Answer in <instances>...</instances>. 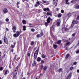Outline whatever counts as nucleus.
<instances>
[{"label": "nucleus", "instance_id": "nucleus-39", "mask_svg": "<svg viewBox=\"0 0 79 79\" xmlns=\"http://www.w3.org/2000/svg\"><path fill=\"white\" fill-rule=\"evenodd\" d=\"M31 31L32 32H34L35 29L34 28H31Z\"/></svg>", "mask_w": 79, "mask_h": 79}, {"label": "nucleus", "instance_id": "nucleus-38", "mask_svg": "<svg viewBox=\"0 0 79 79\" xmlns=\"http://www.w3.org/2000/svg\"><path fill=\"white\" fill-rule=\"evenodd\" d=\"M65 31H68V29L67 28L65 27L64 28Z\"/></svg>", "mask_w": 79, "mask_h": 79}, {"label": "nucleus", "instance_id": "nucleus-1", "mask_svg": "<svg viewBox=\"0 0 79 79\" xmlns=\"http://www.w3.org/2000/svg\"><path fill=\"white\" fill-rule=\"evenodd\" d=\"M44 11H48L47 13H46V15L47 16H50L52 17V14L53 13L50 10V8L48 7H47V8H44Z\"/></svg>", "mask_w": 79, "mask_h": 79}, {"label": "nucleus", "instance_id": "nucleus-15", "mask_svg": "<svg viewBox=\"0 0 79 79\" xmlns=\"http://www.w3.org/2000/svg\"><path fill=\"white\" fill-rule=\"evenodd\" d=\"M53 46L54 49H56L58 47V45L56 44H53Z\"/></svg>", "mask_w": 79, "mask_h": 79}, {"label": "nucleus", "instance_id": "nucleus-36", "mask_svg": "<svg viewBox=\"0 0 79 79\" xmlns=\"http://www.w3.org/2000/svg\"><path fill=\"white\" fill-rule=\"evenodd\" d=\"M52 28L53 29H55V26H52V27H50V30H52Z\"/></svg>", "mask_w": 79, "mask_h": 79}, {"label": "nucleus", "instance_id": "nucleus-48", "mask_svg": "<svg viewBox=\"0 0 79 79\" xmlns=\"http://www.w3.org/2000/svg\"><path fill=\"white\" fill-rule=\"evenodd\" d=\"M43 69V64H41V69Z\"/></svg>", "mask_w": 79, "mask_h": 79}, {"label": "nucleus", "instance_id": "nucleus-57", "mask_svg": "<svg viewBox=\"0 0 79 79\" xmlns=\"http://www.w3.org/2000/svg\"><path fill=\"white\" fill-rule=\"evenodd\" d=\"M62 31H64V27H63L61 29Z\"/></svg>", "mask_w": 79, "mask_h": 79}, {"label": "nucleus", "instance_id": "nucleus-46", "mask_svg": "<svg viewBox=\"0 0 79 79\" xmlns=\"http://www.w3.org/2000/svg\"><path fill=\"white\" fill-rule=\"evenodd\" d=\"M42 1L43 3H46V1H44V0H42Z\"/></svg>", "mask_w": 79, "mask_h": 79}, {"label": "nucleus", "instance_id": "nucleus-43", "mask_svg": "<svg viewBox=\"0 0 79 79\" xmlns=\"http://www.w3.org/2000/svg\"><path fill=\"white\" fill-rule=\"evenodd\" d=\"M16 58L14 57L13 59V60H15V62L16 63Z\"/></svg>", "mask_w": 79, "mask_h": 79}, {"label": "nucleus", "instance_id": "nucleus-42", "mask_svg": "<svg viewBox=\"0 0 79 79\" xmlns=\"http://www.w3.org/2000/svg\"><path fill=\"white\" fill-rule=\"evenodd\" d=\"M73 69H74V67L73 66H72L70 68V70L71 71H72Z\"/></svg>", "mask_w": 79, "mask_h": 79}, {"label": "nucleus", "instance_id": "nucleus-4", "mask_svg": "<svg viewBox=\"0 0 79 79\" xmlns=\"http://www.w3.org/2000/svg\"><path fill=\"white\" fill-rule=\"evenodd\" d=\"M3 41L5 44H8V39L6 37V35H5L3 38Z\"/></svg>", "mask_w": 79, "mask_h": 79}, {"label": "nucleus", "instance_id": "nucleus-28", "mask_svg": "<svg viewBox=\"0 0 79 79\" xmlns=\"http://www.w3.org/2000/svg\"><path fill=\"white\" fill-rule=\"evenodd\" d=\"M79 23V21L77 20H76L75 21V24H77Z\"/></svg>", "mask_w": 79, "mask_h": 79}, {"label": "nucleus", "instance_id": "nucleus-45", "mask_svg": "<svg viewBox=\"0 0 79 79\" xmlns=\"http://www.w3.org/2000/svg\"><path fill=\"white\" fill-rule=\"evenodd\" d=\"M45 25L46 26H47L48 25V23H47V22L45 23Z\"/></svg>", "mask_w": 79, "mask_h": 79}, {"label": "nucleus", "instance_id": "nucleus-54", "mask_svg": "<svg viewBox=\"0 0 79 79\" xmlns=\"http://www.w3.org/2000/svg\"><path fill=\"white\" fill-rule=\"evenodd\" d=\"M6 21L7 22H8V21H9V19H8V18L6 19Z\"/></svg>", "mask_w": 79, "mask_h": 79}, {"label": "nucleus", "instance_id": "nucleus-3", "mask_svg": "<svg viewBox=\"0 0 79 79\" xmlns=\"http://www.w3.org/2000/svg\"><path fill=\"white\" fill-rule=\"evenodd\" d=\"M19 68V65H18L17 67H16L14 70V72L13 74L14 75H17L18 74V69Z\"/></svg>", "mask_w": 79, "mask_h": 79}, {"label": "nucleus", "instance_id": "nucleus-63", "mask_svg": "<svg viewBox=\"0 0 79 79\" xmlns=\"http://www.w3.org/2000/svg\"><path fill=\"white\" fill-rule=\"evenodd\" d=\"M77 72L78 73H79V69L77 70Z\"/></svg>", "mask_w": 79, "mask_h": 79}, {"label": "nucleus", "instance_id": "nucleus-56", "mask_svg": "<svg viewBox=\"0 0 79 79\" xmlns=\"http://www.w3.org/2000/svg\"><path fill=\"white\" fill-rule=\"evenodd\" d=\"M76 53H79V50L77 51L76 52Z\"/></svg>", "mask_w": 79, "mask_h": 79}, {"label": "nucleus", "instance_id": "nucleus-2", "mask_svg": "<svg viewBox=\"0 0 79 79\" xmlns=\"http://www.w3.org/2000/svg\"><path fill=\"white\" fill-rule=\"evenodd\" d=\"M40 48V46H39L38 48L35 51L34 53V60H35L36 59H37V56L38 55V54L39 53V49Z\"/></svg>", "mask_w": 79, "mask_h": 79}, {"label": "nucleus", "instance_id": "nucleus-59", "mask_svg": "<svg viewBox=\"0 0 79 79\" xmlns=\"http://www.w3.org/2000/svg\"><path fill=\"white\" fill-rule=\"evenodd\" d=\"M5 56H6V54H5L3 56V58H5Z\"/></svg>", "mask_w": 79, "mask_h": 79}, {"label": "nucleus", "instance_id": "nucleus-30", "mask_svg": "<svg viewBox=\"0 0 79 79\" xmlns=\"http://www.w3.org/2000/svg\"><path fill=\"white\" fill-rule=\"evenodd\" d=\"M69 44H70V42H68L66 43L65 45L66 46H68V45H69Z\"/></svg>", "mask_w": 79, "mask_h": 79}, {"label": "nucleus", "instance_id": "nucleus-10", "mask_svg": "<svg viewBox=\"0 0 79 79\" xmlns=\"http://www.w3.org/2000/svg\"><path fill=\"white\" fill-rule=\"evenodd\" d=\"M8 73H9V70L8 69H6V70L5 72L4 73V76H6Z\"/></svg>", "mask_w": 79, "mask_h": 79}, {"label": "nucleus", "instance_id": "nucleus-37", "mask_svg": "<svg viewBox=\"0 0 79 79\" xmlns=\"http://www.w3.org/2000/svg\"><path fill=\"white\" fill-rule=\"evenodd\" d=\"M62 71V69L60 68L58 71L59 73H60V72H61Z\"/></svg>", "mask_w": 79, "mask_h": 79}, {"label": "nucleus", "instance_id": "nucleus-32", "mask_svg": "<svg viewBox=\"0 0 79 79\" xmlns=\"http://www.w3.org/2000/svg\"><path fill=\"white\" fill-rule=\"evenodd\" d=\"M15 46L14 45H11V48H14L15 47Z\"/></svg>", "mask_w": 79, "mask_h": 79}, {"label": "nucleus", "instance_id": "nucleus-6", "mask_svg": "<svg viewBox=\"0 0 79 79\" xmlns=\"http://www.w3.org/2000/svg\"><path fill=\"white\" fill-rule=\"evenodd\" d=\"M20 32L17 31L16 32V34L15 33L13 35V36L14 37H18L19 36V35H20Z\"/></svg>", "mask_w": 79, "mask_h": 79}, {"label": "nucleus", "instance_id": "nucleus-29", "mask_svg": "<svg viewBox=\"0 0 79 79\" xmlns=\"http://www.w3.org/2000/svg\"><path fill=\"white\" fill-rule=\"evenodd\" d=\"M15 77H16V75L13 74L12 79H15Z\"/></svg>", "mask_w": 79, "mask_h": 79}, {"label": "nucleus", "instance_id": "nucleus-47", "mask_svg": "<svg viewBox=\"0 0 79 79\" xmlns=\"http://www.w3.org/2000/svg\"><path fill=\"white\" fill-rule=\"evenodd\" d=\"M20 3V2H17L16 4L17 6H18V5H19V4Z\"/></svg>", "mask_w": 79, "mask_h": 79}, {"label": "nucleus", "instance_id": "nucleus-7", "mask_svg": "<svg viewBox=\"0 0 79 79\" xmlns=\"http://www.w3.org/2000/svg\"><path fill=\"white\" fill-rule=\"evenodd\" d=\"M44 35V32L42 31H41L40 33V34H38L36 35V37H43V36Z\"/></svg>", "mask_w": 79, "mask_h": 79}, {"label": "nucleus", "instance_id": "nucleus-13", "mask_svg": "<svg viewBox=\"0 0 79 79\" xmlns=\"http://www.w3.org/2000/svg\"><path fill=\"white\" fill-rule=\"evenodd\" d=\"M75 23V20H73L72 23L71 25V27H73V26H74V23Z\"/></svg>", "mask_w": 79, "mask_h": 79}, {"label": "nucleus", "instance_id": "nucleus-11", "mask_svg": "<svg viewBox=\"0 0 79 79\" xmlns=\"http://www.w3.org/2000/svg\"><path fill=\"white\" fill-rule=\"evenodd\" d=\"M47 21L48 23H50L51 21V18L50 17H48L47 19Z\"/></svg>", "mask_w": 79, "mask_h": 79}, {"label": "nucleus", "instance_id": "nucleus-24", "mask_svg": "<svg viewBox=\"0 0 79 79\" xmlns=\"http://www.w3.org/2000/svg\"><path fill=\"white\" fill-rule=\"evenodd\" d=\"M61 40H59L57 42V44H61Z\"/></svg>", "mask_w": 79, "mask_h": 79}, {"label": "nucleus", "instance_id": "nucleus-41", "mask_svg": "<svg viewBox=\"0 0 79 79\" xmlns=\"http://www.w3.org/2000/svg\"><path fill=\"white\" fill-rule=\"evenodd\" d=\"M32 47H29V51H31V50H32Z\"/></svg>", "mask_w": 79, "mask_h": 79}, {"label": "nucleus", "instance_id": "nucleus-34", "mask_svg": "<svg viewBox=\"0 0 79 79\" xmlns=\"http://www.w3.org/2000/svg\"><path fill=\"white\" fill-rule=\"evenodd\" d=\"M22 74H21V78H23V71L22 72Z\"/></svg>", "mask_w": 79, "mask_h": 79}, {"label": "nucleus", "instance_id": "nucleus-25", "mask_svg": "<svg viewBox=\"0 0 79 79\" xmlns=\"http://www.w3.org/2000/svg\"><path fill=\"white\" fill-rule=\"evenodd\" d=\"M37 61L39 62L41 61V58H40V57H38L37 58Z\"/></svg>", "mask_w": 79, "mask_h": 79}, {"label": "nucleus", "instance_id": "nucleus-50", "mask_svg": "<svg viewBox=\"0 0 79 79\" xmlns=\"http://www.w3.org/2000/svg\"><path fill=\"white\" fill-rule=\"evenodd\" d=\"M36 4L38 5H40V2L39 1H38L36 2Z\"/></svg>", "mask_w": 79, "mask_h": 79}, {"label": "nucleus", "instance_id": "nucleus-18", "mask_svg": "<svg viewBox=\"0 0 79 79\" xmlns=\"http://www.w3.org/2000/svg\"><path fill=\"white\" fill-rule=\"evenodd\" d=\"M41 57L42 58H46V55L43 54L42 55Z\"/></svg>", "mask_w": 79, "mask_h": 79}, {"label": "nucleus", "instance_id": "nucleus-44", "mask_svg": "<svg viewBox=\"0 0 79 79\" xmlns=\"http://www.w3.org/2000/svg\"><path fill=\"white\" fill-rule=\"evenodd\" d=\"M20 59V57H18L16 59V61H18V60Z\"/></svg>", "mask_w": 79, "mask_h": 79}, {"label": "nucleus", "instance_id": "nucleus-9", "mask_svg": "<svg viewBox=\"0 0 79 79\" xmlns=\"http://www.w3.org/2000/svg\"><path fill=\"white\" fill-rule=\"evenodd\" d=\"M72 77V75H71V73H70L68 76L66 77V79H70Z\"/></svg>", "mask_w": 79, "mask_h": 79}, {"label": "nucleus", "instance_id": "nucleus-27", "mask_svg": "<svg viewBox=\"0 0 79 79\" xmlns=\"http://www.w3.org/2000/svg\"><path fill=\"white\" fill-rule=\"evenodd\" d=\"M65 3L67 5H69V2H68V0H65Z\"/></svg>", "mask_w": 79, "mask_h": 79}, {"label": "nucleus", "instance_id": "nucleus-61", "mask_svg": "<svg viewBox=\"0 0 79 79\" xmlns=\"http://www.w3.org/2000/svg\"><path fill=\"white\" fill-rule=\"evenodd\" d=\"M0 44H2V40H0Z\"/></svg>", "mask_w": 79, "mask_h": 79}, {"label": "nucleus", "instance_id": "nucleus-51", "mask_svg": "<svg viewBox=\"0 0 79 79\" xmlns=\"http://www.w3.org/2000/svg\"><path fill=\"white\" fill-rule=\"evenodd\" d=\"M61 13H64V11L63 10H61Z\"/></svg>", "mask_w": 79, "mask_h": 79}, {"label": "nucleus", "instance_id": "nucleus-60", "mask_svg": "<svg viewBox=\"0 0 79 79\" xmlns=\"http://www.w3.org/2000/svg\"><path fill=\"white\" fill-rule=\"evenodd\" d=\"M14 45H15V46L16 45V42H14Z\"/></svg>", "mask_w": 79, "mask_h": 79}, {"label": "nucleus", "instance_id": "nucleus-64", "mask_svg": "<svg viewBox=\"0 0 79 79\" xmlns=\"http://www.w3.org/2000/svg\"><path fill=\"white\" fill-rule=\"evenodd\" d=\"M9 68L10 69H11V65H10L9 66Z\"/></svg>", "mask_w": 79, "mask_h": 79}, {"label": "nucleus", "instance_id": "nucleus-53", "mask_svg": "<svg viewBox=\"0 0 79 79\" xmlns=\"http://www.w3.org/2000/svg\"><path fill=\"white\" fill-rule=\"evenodd\" d=\"M76 35V33H73L72 34V36L73 37H74Z\"/></svg>", "mask_w": 79, "mask_h": 79}, {"label": "nucleus", "instance_id": "nucleus-22", "mask_svg": "<svg viewBox=\"0 0 79 79\" xmlns=\"http://www.w3.org/2000/svg\"><path fill=\"white\" fill-rule=\"evenodd\" d=\"M44 71H45V70H47V66H45L43 68Z\"/></svg>", "mask_w": 79, "mask_h": 79}, {"label": "nucleus", "instance_id": "nucleus-58", "mask_svg": "<svg viewBox=\"0 0 79 79\" xmlns=\"http://www.w3.org/2000/svg\"><path fill=\"white\" fill-rule=\"evenodd\" d=\"M11 52H14V49H11Z\"/></svg>", "mask_w": 79, "mask_h": 79}, {"label": "nucleus", "instance_id": "nucleus-31", "mask_svg": "<svg viewBox=\"0 0 79 79\" xmlns=\"http://www.w3.org/2000/svg\"><path fill=\"white\" fill-rule=\"evenodd\" d=\"M44 63H45V62H44V60H42L40 63V64H44Z\"/></svg>", "mask_w": 79, "mask_h": 79}, {"label": "nucleus", "instance_id": "nucleus-12", "mask_svg": "<svg viewBox=\"0 0 79 79\" xmlns=\"http://www.w3.org/2000/svg\"><path fill=\"white\" fill-rule=\"evenodd\" d=\"M4 13H5V14H6V13H7L8 12V10H7V9L6 8H5L4 9V10H3Z\"/></svg>", "mask_w": 79, "mask_h": 79}, {"label": "nucleus", "instance_id": "nucleus-8", "mask_svg": "<svg viewBox=\"0 0 79 79\" xmlns=\"http://www.w3.org/2000/svg\"><path fill=\"white\" fill-rule=\"evenodd\" d=\"M16 27H15V26H14L12 28V30L13 31V32L14 33H15L16 31Z\"/></svg>", "mask_w": 79, "mask_h": 79}, {"label": "nucleus", "instance_id": "nucleus-33", "mask_svg": "<svg viewBox=\"0 0 79 79\" xmlns=\"http://www.w3.org/2000/svg\"><path fill=\"white\" fill-rule=\"evenodd\" d=\"M53 2L54 3H56V2H58V1H57V0H53Z\"/></svg>", "mask_w": 79, "mask_h": 79}, {"label": "nucleus", "instance_id": "nucleus-16", "mask_svg": "<svg viewBox=\"0 0 79 79\" xmlns=\"http://www.w3.org/2000/svg\"><path fill=\"white\" fill-rule=\"evenodd\" d=\"M69 56H70L69 54H67L65 56V59H68V58L69 57Z\"/></svg>", "mask_w": 79, "mask_h": 79}, {"label": "nucleus", "instance_id": "nucleus-19", "mask_svg": "<svg viewBox=\"0 0 79 79\" xmlns=\"http://www.w3.org/2000/svg\"><path fill=\"white\" fill-rule=\"evenodd\" d=\"M26 26H23V31H25L26 30Z\"/></svg>", "mask_w": 79, "mask_h": 79}, {"label": "nucleus", "instance_id": "nucleus-40", "mask_svg": "<svg viewBox=\"0 0 79 79\" xmlns=\"http://www.w3.org/2000/svg\"><path fill=\"white\" fill-rule=\"evenodd\" d=\"M27 56H28V57H30V56H31V53H28L27 54Z\"/></svg>", "mask_w": 79, "mask_h": 79}, {"label": "nucleus", "instance_id": "nucleus-62", "mask_svg": "<svg viewBox=\"0 0 79 79\" xmlns=\"http://www.w3.org/2000/svg\"><path fill=\"white\" fill-rule=\"evenodd\" d=\"M38 4H35V6L36 7H37L38 6V5H37Z\"/></svg>", "mask_w": 79, "mask_h": 79}, {"label": "nucleus", "instance_id": "nucleus-21", "mask_svg": "<svg viewBox=\"0 0 79 79\" xmlns=\"http://www.w3.org/2000/svg\"><path fill=\"white\" fill-rule=\"evenodd\" d=\"M34 43H35L34 41H31L30 44L31 45V46H33V45L34 44Z\"/></svg>", "mask_w": 79, "mask_h": 79}, {"label": "nucleus", "instance_id": "nucleus-49", "mask_svg": "<svg viewBox=\"0 0 79 79\" xmlns=\"http://www.w3.org/2000/svg\"><path fill=\"white\" fill-rule=\"evenodd\" d=\"M77 64V62H75L73 63V65H76Z\"/></svg>", "mask_w": 79, "mask_h": 79}, {"label": "nucleus", "instance_id": "nucleus-14", "mask_svg": "<svg viewBox=\"0 0 79 79\" xmlns=\"http://www.w3.org/2000/svg\"><path fill=\"white\" fill-rule=\"evenodd\" d=\"M71 16V13L69 12L68 13V14H67V16H68V18L67 19V20H68V19H69V18L70 17V16Z\"/></svg>", "mask_w": 79, "mask_h": 79}, {"label": "nucleus", "instance_id": "nucleus-17", "mask_svg": "<svg viewBox=\"0 0 79 79\" xmlns=\"http://www.w3.org/2000/svg\"><path fill=\"white\" fill-rule=\"evenodd\" d=\"M22 23L23 24H26V20L23 19V20H22Z\"/></svg>", "mask_w": 79, "mask_h": 79}, {"label": "nucleus", "instance_id": "nucleus-35", "mask_svg": "<svg viewBox=\"0 0 79 79\" xmlns=\"http://www.w3.org/2000/svg\"><path fill=\"white\" fill-rule=\"evenodd\" d=\"M3 69V67H1L0 68V70L1 71H2Z\"/></svg>", "mask_w": 79, "mask_h": 79}, {"label": "nucleus", "instance_id": "nucleus-20", "mask_svg": "<svg viewBox=\"0 0 79 79\" xmlns=\"http://www.w3.org/2000/svg\"><path fill=\"white\" fill-rule=\"evenodd\" d=\"M60 25V21L57 22L56 25L57 27H59Z\"/></svg>", "mask_w": 79, "mask_h": 79}, {"label": "nucleus", "instance_id": "nucleus-5", "mask_svg": "<svg viewBox=\"0 0 79 79\" xmlns=\"http://www.w3.org/2000/svg\"><path fill=\"white\" fill-rule=\"evenodd\" d=\"M3 41L5 44H8V39L6 37V35H5L3 38Z\"/></svg>", "mask_w": 79, "mask_h": 79}, {"label": "nucleus", "instance_id": "nucleus-23", "mask_svg": "<svg viewBox=\"0 0 79 79\" xmlns=\"http://www.w3.org/2000/svg\"><path fill=\"white\" fill-rule=\"evenodd\" d=\"M37 64V63L35 61V60H34V62L32 64V65L33 66H35V64Z\"/></svg>", "mask_w": 79, "mask_h": 79}, {"label": "nucleus", "instance_id": "nucleus-52", "mask_svg": "<svg viewBox=\"0 0 79 79\" xmlns=\"http://www.w3.org/2000/svg\"><path fill=\"white\" fill-rule=\"evenodd\" d=\"M77 20H79V15H78V16L77 17Z\"/></svg>", "mask_w": 79, "mask_h": 79}, {"label": "nucleus", "instance_id": "nucleus-26", "mask_svg": "<svg viewBox=\"0 0 79 79\" xmlns=\"http://www.w3.org/2000/svg\"><path fill=\"white\" fill-rule=\"evenodd\" d=\"M62 16V14H61V13H60L59 14H58V18H61Z\"/></svg>", "mask_w": 79, "mask_h": 79}, {"label": "nucleus", "instance_id": "nucleus-55", "mask_svg": "<svg viewBox=\"0 0 79 79\" xmlns=\"http://www.w3.org/2000/svg\"><path fill=\"white\" fill-rule=\"evenodd\" d=\"M56 11H59V8H56Z\"/></svg>", "mask_w": 79, "mask_h": 79}]
</instances>
